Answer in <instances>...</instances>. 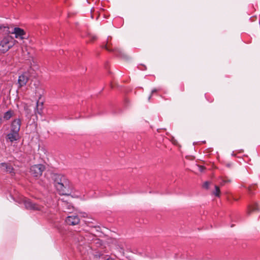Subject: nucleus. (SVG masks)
Masks as SVG:
<instances>
[{
    "instance_id": "1",
    "label": "nucleus",
    "mask_w": 260,
    "mask_h": 260,
    "mask_svg": "<svg viewBox=\"0 0 260 260\" xmlns=\"http://www.w3.org/2000/svg\"><path fill=\"white\" fill-rule=\"evenodd\" d=\"M54 185L60 194H67L71 188V184L68 179L63 175L55 174L53 176Z\"/></svg>"
},
{
    "instance_id": "2",
    "label": "nucleus",
    "mask_w": 260,
    "mask_h": 260,
    "mask_svg": "<svg viewBox=\"0 0 260 260\" xmlns=\"http://www.w3.org/2000/svg\"><path fill=\"white\" fill-rule=\"evenodd\" d=\"M16 42L14 38L8 32L7 35L4 36L0 40V52L3 53L7 52Z\"/></svg>"
},
{
    "instance_id": "3",
    "label": "nucleus",
    "mask_w": 260,
    "mask_h": 260,
    "mask_svg": "<svg viewBox=\"0 0 260 260\" xmlns=\"http://www.w3.org/2000/svg\"><path fill=\"white\" fill-rule=\"evenodd\" d=\"M2 28H4V31L8 32L9 34H14L15 37L16 39L22 40L25 38L24 36L26 35V33L23 29L20 27L14 28L13 31L11 32L9 31V28L8 27L0 26V29Z\"/></svg>"
},
{
    "instance_id": "4",
    "label": "nucleus",
    "mask_w": 260,
    "mask_h": 260,
    "mask_svg": "<svg viewBox=\"0 0 260 260\" xmlns=\"http://www.w3.org/2000/svg\"><path fill=\"white\" fill-rule=\"evenodd\" d=\"M45 170V167L42 164L34 165L30 168V173L34 177L38 178L41 177Z\"/></svg>"
},
{
    "instance_id": "5",
    "label": "nucleus",
    "mask_w": 260,
    "mask_h": 260,
    "mask_svg": "<svg viewBox=\"0 0 260 260\" xmlns=\"http://www.w3.org/2000/svg\"><path fill=\"white\" fill-rule=\"evenodd\" d=\"M23 203L27 209L41 211L43 208L41 206L32 202L29 199H24Z\"/></svg>"
},
{
    "instance_id": "6",
    "label": "nucleus",
    "mask_w": 260,
    "mask_h": 260,
    "mask_svg": "<svg viewBox=\"0 0 260 260\" xmlns=\"http://www.w3.org/2000/svg\"><path fill=\"white\" fill-rule=\"evenodd\" d=\"M29 74L28 72H24L19 76L18 83L20 87L25 85L29 79Z\"/></svg>"
},
{
    "instance_id": "7",
    "label": "nucleus",
    "mask_w": 260,
    "mask_h": 260,
    "mask_svg": "<svg viewBox=\"0 0 260 260\" xmlns=\"http://www.w3.org/2000/svg\"><path fill=\"white\" fill-rule=\"evenodd\" d=\"M67 224L72 225L78 224L80 222L79 218L76 215L69 216L66 219Z\"/></svg>"
},
{
    "instance_id": "8",
    "label": "nucleus",
    "mask_w": 260,
    "mask_h": 260,
    "mask_svg": "<svg viewBox=\"0 0 260 260\" xmlns=\"http://www.w3.org/2000/svg\"><path fill=\"white\" fill-rule=\"evenodd\" d=\"M21 126V120L20 119L14 120L11 125V131L19 133Z\"/></svg>"
},
{
    "instance_id": "9",
    "label": "nucleus",
    "mask_w": 260,
    "mask_h": 260,
    "mask_svg": "<svg viewBox=\"0 0 260 260\" xmlns=\"http://www.w3.org/2000/svg\"><path fill=\"white\" fill-rule=\"evenodd\" d=\"M19 139V133L12 131L7 135V139L11 142H13Z\"/></svg>"
},
{
    "instance_id": "10",
    "label": "nucleus",
    "mask_w": 260,
    "mask_h": 260,
    "mask_svg": "<svg viewBox=\"0 0 260 260\" xmlns=\"http://www.w3.org/2000/svg\"><path fill=\"white\" fill-rule=\"evenodd\" d=\"M0 168L4 170V171L9 172L10 173H12L13 171V168L11 166V165L5 163V162H2L0 164Z\"/></svg>"
},
{
    "instance_id": "11",
    "label": "nucleus",
    "mask_w": 260,
    "mask_h": 260,
    "mask_svg": "<svg viewBox=\"0 0 260 260\" xmlns=\"http://www.w3.org/2000/svg\"><path fill=\"white\" fill-rule=\"evenodd\" d=\"M13 115V112L11 110L8 111L6 112L4 115V118L8 120L10 119Z\"/></svg>"
},
{
    "instance_id": "12",
    "label": "nucleus",
    "mask_w": 260,
    "mask_h": 260,
    "mask_svg": "<svg viewBox=\"0 0 260 260\" xmlns=\"http://www.w3.org/2000/svg\"><path fill=\"white\" fill-rule=\"evenodd\" d=\"M258 209V207L257 204H255L253 205L252 206H250L249 207L248 210V214H250L252 211H255Z\"/></svg>"
},
{
    "instance_id": "13",
    "label": "nucleus",
    "mask_w": 260,
    "mask_h": 260,
    "mask_svg": "<svg viewBox=\"0 0 260 260\" xmlns=\"http://www.w3.org/2000/svg\"><path fill=\"white\" fill-rule=\"evenodd\" d=\"M220 191L219 188L217 186H215V191L213 192V194L216 196L219 197L220 196Z\"/></svg>"
},
{
    "instance_id": "14",
    "label": "nucleus",
    "mask_w": 260,
    "mask_h": 260,
    "mask_svg": "<svg viewBox=\"0 0 260 260\" xmlns=\"http://www.w3.org/2000/svg\"><path fill=\"white\" fill-rule=\"evenodd\" d=\"M209 185H210V182L208 181H206V182H204V183L203 185V186L204 188H205L206 189H208L209 188Z\"/></svg>"
},
{
    "instance_id": "15",
    "label": "nucleus",
    "mask_w": 260,
    "mask_h": 260,
    "mask_svg": "<svg viewBox=\"0 0 260 260\" xmlns=\"http://www.w3.org/2000/svg\"><path fill=\"white\" fill-rule=\"evenodd\" d=\"M199 168L201 172H203V170H204V167L203 166H199Z\"/></svg>"
},
{
    "instance_id": "16",
    "label": "nucleus",
    "mask_w": 260,
    "mask_h": 260,
    "mask_svg": "<svg viewBox=\"0 0 260 260\" xmlns=\"http://www.w3.org/2000/svg\"><path fill=\"white\" fill-rule=\"evenodd\" d=\"M64 205H67V206L68 207V212H70V210H70V207L71 206V205H68L67 204H64Z\"/></svg>"
},
{
    "instance_id": "17",
    "label": "nucleus",
    "mask_w": 260,
    "mask_h": 260,
    "mask_svg": "<svg viewBox=\"0 0 260 260\" xmlns=\"http://www.w3.org/2000/svg\"><path fill=\"white\" fill-rule=\"evenodd\" d=\"M156 89H153L152 90V92H151V93H153L154 92H156Z\"/></svg>"
},
{
    "instance_id": "18",
    "label": "nucleus",
    "mask_w": 260,
    "mask_h": 260,
    "mask_svg": "<svg viewBox=\"0 0 260 260\" xmlns=\"http://www.w3.org/2000/svg\"><path fill=\"white\" fill-rule=\"evenodd\" d=\"M2 119L1 117H0V124L2 123Z\"/></svg>"
},
{
    "instance_id": "19",
    "label": "nucleus",
    "mask_w": 260,
    "mask_h": 260,
    "mask_svg": "<svg viewBox=\"0 0 260 260\" xmlns=\"http://www.w3.org/2000/svg\"><path fill=\"white\" fill-rule=\"evenodd\" d=\"M106 260H114V259L111 258H108Z\"/></svg>"
},
{
    "instance_id": "20",
    "label": "nucleus",
    "mask_w": 260,
    "mask_h": 260,
    "mask_svg": "<svg viewBox=\"0 0 260 260\" xmlns=\"http://www.w3.org/2000/svg\"><path fill=\"white\" fill-rule=\"evenodd\" d=\"M37 107H39V102H37Z\"/></svg>"
},
{
    "instance_id": "21",
    "label": "nucleus",
    "mask_w": 260,
    "mask_h": 260,
    "mask_svg": "<svg viewBox=\"0 0 260 260\" xmlns=\"http://www.w3.org/2000/svg\"><path fill=\"white\" fill-rule=\"evenodd\" d=\"M37 110H38V113L40 114V112H39V110H38V108H37Z\"/></svg>"
},
{
    "instance_id": "22",
    "label": "nucleus",
    "mask_w": 260,
    "mask_h": 260,
    "mask_svg": "<svg viewBox=\"0 0 260 260\" xmlns=\"http://www.w3.org/2000/svg\"><path fill=\"white\" fill-rule=\"evenodd\" d=\"M151 95L149 97V100L150 99Z\"/></svg>"
},
{
    "instance_id": "23",
    "label": "nucleus",
    "mask_w": 260,
    "mask_h": 260,
    "mask_svg": "<svg viewBox=\"0 0 260 260\" xmlns=\"http://www.w3.org/2000/svg\"><path fill=\"white\" fill-rule=\"evenodd\" d=\"M94 39H95V37H93V40H94Z\"/></svg>"
},
{
    "instance_id": "24",
    "label": "nucleus",
    "mask_w": 260,
    "mask_h": 260,
    "mask_svg": "<svg viewBox=\"0 0 260 260\" xmlns=\"http://www.w3.org/2000/svg\"><path fill=\"white\" fill-rule=\"evenodd\" d=\"M85 215H86V213H84L83 216L85 217Z\"/></svg>"
}]
</instances>
